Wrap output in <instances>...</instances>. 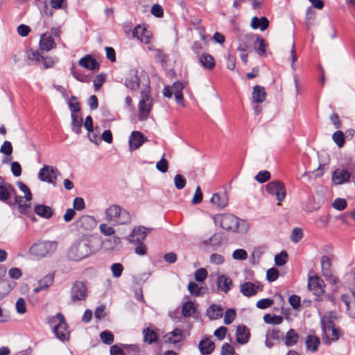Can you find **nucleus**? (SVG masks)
<instances>
[{
	"mask_svg": "<svg viewBox=\"0 0 355 355\" xmlns=\"http://www.w3.org/2000/svg\"><path fill=\"white\" fill-rule=\"evenodd\" d=\"M198 347L202 354H210L214 351L215 345L209 338H205L199 343Z\"/></svg>",
	"mask_w": 355,
	"mask_h": 355,
	"instance_id": "c85d7f7f",
	"label": "nucleus"
},
{
	"mask_svg": "<svg viewBox=\"0 0 355 355\" xmlns=\"http://www.w3.org/2000/svg\"><path fill=\"white\" fill-rule=\"evenodd\" d=\"M54 280L53 274H48L38 282V284L41 285L45 290L52 285Z\"/></svg>",
	"mask_w": 355,
	"mask_h": 355,
	"instance_id": "79ce46f5",
	"label": "nucleus"
},
{
	"mask_svg": "<svg viewBox=\"0 0 355 355\" xmlns=\"http://www.w3.org/2000/svg\"><path fill=\"white\" fill-rule=\"evenodd\" d=\"M58 173L59 172L56 168L49 165H44L40 170L38 178L42 182H46L55 186Z\"/></svg>",
	"mask_w": 355,
	"mask_h": 355,
	"instance_id": "6e6552de",
	"label": "nucleus"
},
{
	"mask_svg": "<svg viewBox=\"0 0 355 355\" xmlns=\"http://www.w3.org/2000/svg\"><path fill=\"white\" fill-rule=\"evenodd\" d=\"M255 180L259 183H264L270 178V173L269 171L263 170L259 171L255 176Z\"/></svg>",
	"mask_w": 355,
	"mask_h": 355,
	"instance_id": "3c124183",
	"label": "nucleus"
},
{
	"mask_svg": "<svg viewBox=\"0 0 355 355\" xmlns=\"http://www.w3.org/2000/svg\"><path fill=\"white\" fill-rule=\"evenodd\" d=\"M166 337L167 341L172 344L180 343L183 338L182 331L180 329H175L173 331L169 332Z\"/></svg>",
	"mask_w": 355,
	"mask_h": 355,
	"instance_id": "2f4dec72",
	"label": "nucleus"
},
{
	"mask_svg": "<svg viewBox=\"0 0 355 355\" xmlns=\"http://www.w3.org/2000/svg\"><path fill=\"white\" fill-rule=\"evenodd\" d=\"M99 229L101 232L105 236H111L115 233L114 229L105 223L101 224Z\"/></svg>",
	"mask_w": 355,
	"mask_h": 355,
	"instance_id": "69168bd1",
	"label": "nucleus"
},
{
	"mask_svg": "<svg viewBox=\"0 0 355 355\" xmlns=\"http://www.w3.org/2000/svg\"><path fill=\"white\" fill-rule=\"evenodd\" d=\"M250 337V330L245 325H241L237 327L236 332V342L241 345L248 342Z\"/></svg>",
	"mask_w": 355,
	"mask_h": 355,
	"instance_id": "a211bd4d",
	"label": "nucleus"
},
{
	"mask_svg": "<svg viewBox=\"0 0 355 355\" xmlns=\"http://www.w3.org/2000/svg\"><path fill=\"white\" fill-rule=\"evenodd\" d=\"M351 178H354V176L347 170L337 168L332 173L331 180L335 184L339 185L347 182Z\"/></svg>",
	"mask_w": 355,
	"mask_h": 355,
	"instance_id": "ddd939ff",
	"label": "nucleus"
},
{
	"mask_svg": "<svg viewBox=\"0 0 355 355\" xmlns=\"http://www.w3.org/2000/svg\"><path fill=\"white\" fill-rule=\"evenodd\" d=\"M320 264L322 274L331 271V260L327 256H322L320 259Z\"/></svg>",
	"mask_w": 355,
	"mask_h": 355,
	"instance_id": "58836bf2",
	"label": "nucleus"
},
{
	"mask_svg": "<svg viewBox=\"0 0 355 355\" xmlns=\"http://www.w3.org/2000/svg\"><path fill=\"white\" fill-rule=\"evenodd\" d=\"M199 62L206 69L212 70L216 66L214 58L209 53H202L199 57Z\"/></svg>",
	"mask_w": 355,
	"mask_h": 355,
	"instance_id": "5701e85b",
	"label": "nucleus"
},
{
	"mask_svg": "<svg viewBox=\"0 0 355 355\" xmlns=\"http://www.w3.org/2000/svg\"><path fill=\"white\" fill-rule=\"evenodd\" d=\"M139 84L140 80L135 71H131L125 78V85L132 90H137L139 87Z\"/></svg>",
	"mask_w": 355,
	"mask_h": 355,
	"instance_id": "aec40b11",
	"label": "nucleus"
},
{
	"mask_svg": "<svg viewBox=\"0 0 355 355\" xmlns=\"http://www.w3.org/2000/svg\"><path fill=\"white\" fill-rule=\"evenodd\" d=\"M187 288L191 295L196 297L200 296L202 293V290L203 288L200 287L196 283L193 282H190L188 284Z\"/></svg>",
	"mask_w": 355,
	"mask_h": 355,
	"instance_id": "a19ab883",
	"label": "nucleus"
},
{
	"mask_svg": "<svg viewBox=\"0 0 355 355\" xmlns=\"http://www.w3.org/2000/svg\"><path fill=\"white\" fill-rule=\"evenodd\" d=\"M298 334L293 329H291L286 335L285 337V345L287 347H292L295 345L298 341Z\"/></svg>",
	"mask_w": 355,
	"mask_h": 355,
	"instance_id": "72a5a7b5",
	"label": "nucleus"
},
{
	"mask_svg": "<svg viewBox=\"0 0 355 355\" xmlns=\"http://www.w3.org/2000/svg\"><path fill=\"white\" fill-rule=\"evenodd\" d=\"M153 98L150 96V87H146L141 91V99L138 105L139 121H145L148 119L153 107Z\"/></svg>",
	"mask_w": 355,
	"mask_h": 355,
	"instance_id": "20e7f679",
	"label": "nucleus"
},
{
	"mask_svg": "<svg viewBox=\"0 0 355 355\" xmlns=\"http://www.w3.org/2000/svg\"><path fill=\"white\" fill-rule=\"evenodd\" d=\"M256 40L254 43V49L259 56L265 55L266 53L267 44L265 40L259 35H255Z\"/></svg>",
	"mask_w": 355,
	"mask_h": 355,
	"instance_id": "7c9ffc66",
	"label": "nucleus"
},
{
	"mask_svg": "<svg viewBox=\"0 0 355 355\" xmlns=\"http://www.w3.org/2000/svg\"><path fill=\"white\" fill-rule=\"evenodd\" d=\"M56 318L58 320V324L53 328V332L56 337L60 340H65L69 338L67 332V325L64 320V315L59 313L56 314Z\"/></svg>",
	"mask_w": 355,
	"mask_h": 355,
	"instance_id": "1a4fd4ad",
	"label": "nucleus"
},
{
	"mask_svg": "<svg viewBox=\"0 0 355 355\" xmlns=\"http://www.w3.org/2000/svg\"><path fill=\"white\" fill-rule=\"evenodd\" d=\"M196 312L194 303L191 301L185 302L182 306V314L184 317H190Z\"/></svg>",
	"mask_w": 355,
	"mask_h": 355,
	"instance_id": "e433bc0d",
	"label": "nucleus"
},
{
	"mask_svg": "<svg viewBox=\"0 0 355 355\" xmlns=\"http://www.w3.org/2000/svg\"><path fill=\"white\" fill-rule=\"evenodd\" d=\"M234 353V349L230 344L225 343L222 345L220 355H232Z\"/></svg>",
	"mask_w": 355,
	"mask_h": 355,
	"instance_id": "774afa93",
	"label": "nucleus"
},
{
	"mask_svg": "<svg viewBox=\"0 0 355 355\" xmlns=\"http://www.w3.org/2000/svg\"><path fill=\"white\" fill-rule=\"evenodd\" d=\"M211 202L218 209H223L227 205L228 198L225 193H216L213 194Z\"/></svg>",
	"mask_w": 355,
	"mask_h": 355,
	"instance_id": "b1692460",
	"label": "nucleus"
},
{
	"mask_svg": "<svg viewBox=\"0 0 355 355\" xmlns=\"http://www.w3.org/2000/svg\"><path fill=\"white\" fill-rule=\"evenodd\" d=\"M322 338L324 343L329 344L331 341H336L341 335L340 329L336 328L335 325L331 327H323Z\"/></svg>",
	"mask_w": 355,
	"mask_h": 355,
	"instance_id": "f8f14e48",
	"label": "nucleus"
},
{
	"mask_svg": "<svg viewBox=\"0 0 355 355\" xmlns=\"http://www.w3.org/2000/svg\"><path fill=\"white\" fill-rule=\"evenodd\" d=\"M263 320L268 324H279L283 322V318L281 315H271L270 314L267 313L264 315Z\"/></svg>",
	"mask_w": 355,
	"mask_h": 355,
	"instance_id": "4c0bfd02",
	"label": "nucleus"
},
{
	"mask_svg": "<svg viewBox=\"0 0 355 355\" xmlns=\"http://www.w3.org/2000/svg\"><path fill=\"white\" fill-rule=\"evenodd\" d=\"M236 315V311L234 309H228L225 313L224 323L225 324H231L234 320Z\"/></svg>",
	"mask_w": 355,
	"mask_h": 355,
	"instance_id": "49530a36",
	"label": "nucleus"
},
{
	"mask_svg": "<svg viewBox=\"0 0 355 355\" xmlns=\"http://www.w3.org/2000/svg\"><path fill=\"white\" fill-rule=\"evenodd\" d=\"M40 49L45 51H49L55 47V43L51 35L43 34L40 40Z\"/></svg>",
	"mask_w": 355,
	"mask_h": 355,
	"instance_id": "4be33fe9",
	"label": "nucleus"
},
{
	"mask_svg": "<svg viewBox=\"0 0 355 355\" xmlns=\"http://www.w3.org/2000/svg\"><path fill=\"white\" fill-rule=\"evenodd\" d=\"M111 270L114 277L118 278L121 277L123 270V266L121 263H115L111 266Z\"/></svg>",
	"mask_w": 355,
	"mask_h": 355,
	"instance_id": "4d7b16f0",
	"label": "nucleus"
},
{
	"mask_svg": "<svg viewBox=\"0 0 355 355\" xmlns=\"http://www.w3.org/2000/svg\"><path fill=\"white\" fill-rule=\"evenodd\" d=\"M326 281L331 285H337L339 283L338 278L331 271L322 274Z\"/></svg>",
	"mask_w": 355,
	"mask_h": 355,
	"instance_id": "338daca9",
	"label": "nucleus"
},
{
	"mask_svg": "<svg viewBox=\"0 0 355 355\" xmlns=\"http://www.w3.org/2000/svg\"><path fill=\"white\" fill-rule=\"evenodd\" d=\"M303 236V232L301 228L295 227L291 233V239L294 243H298Z\"/></svg>",
	"mask_w": 355,
	"mask_h": 355,
	"instance_id": "5fc2aeb1",
	"label": "nucleus"
},
{
	"mask_svg": "<svg viewBox=\"0 0 355 355\" xmlns=\"http://www.w3.org/2000/svg\"><path fill=\"white\" fill-rule=\"evenodd\" d=\"M78 65L89 71L99 69L100 64L91 55H86L78 60Z\"/></svg>",
	"mask_w": 355,
	"mask_h": 355,
	"instance_id": "2eb2a0df",
	"label": "nucleus"
},
{
	"mask_svg": "<svg viewBox=\"0 0 355 355\" xmlns=\"http://www.w3.org/2000/svg\"><path fill=\"white\" fill-rule=\"evenodd\" d=\"M94 218L89 216H83L80 217L78 221V225L84 229H89L90 225L93 223Z\"/></svg>",
	"mask_w": 355,
	"mask_h": 355,
	"instance_id": "a18cd8bd",
	"label": "nucleus"
},
{
	"mask_svg": "<svg viewBox=\"0 0 355 355\" xmlns=\"http://www.w3.org/2000/svg\"><path fill=\"white\" fill-rule=\"evenodd\" d=\"M279 277V271L275 268H270L267 270L266 278L268 282H272L277 279Z\"/></svg>",
	"mask_w": 355,
	"mask_h": 355,
	"instance_id": "0e129e2a",
	"label": "nucleus"
},
{
	"mask_svg": "<svg viewBox=\"0 0 355 355\" xmlns=\"http://www.w3.org/2000/svg\"><path fill=\"white\" fill-rule=\"evenodd\" d=\"M27 201L24 202V198L22 196H17L15 197V202L18 205L19 208L21 212L26 211L28 209L31 207V203H26Z\"/></svg>",
	"mask_w": 355,
	"mask_h": 355,
	"instance_id": "864d4df0",
	"label": "nucleus"
},
{
	"mask_svg": "<svg viewBox=\"0 0 355 355\" xmlns=\"http://www.w3.org/2000/svg\"><path fill=\"white\" fill-rule=\"evenodd\" d=\"M156 168L162 173L167 172L168 168V161L164 158V155H163V157L157 162Z\"/></svg>",
	"mask_w": 355,
	"mask_h": 355,
	"instance_id": "e2e57ef3",
	"label": "nucleus"
},
{
	"mask_svg": "<svg viewBox=\"0 0 355 355\" xmlns=\"http://www.w3.org/2000/svg\"><path fill=\"white\" fill-rule=\"evenodd\" d=\"M87 288L83 282H74L70 291L71 302L76 303L77 301H85L87 297Z\"/></svg>",
	"mask_w": 355,
	"mask_h": 355,
	"instance_id": "423d86ee",
	"label": "nucleus"
},
{
	"mask_svg": "<svg viewBox=\"0 0 355 355\" xmlns=\"http://www.w3.org/2000/svg\"><path fill=\"white\" fill-rule=\"evenodd\" d=\"M144 142V135L139 131H133L129 139L130 150L133 151L139 148Z\"/></svg>",
	"mask_w": 355,
	"mask_h": 355,
	"instance_id": "dca6fc26",
	"label": "nucleus"
},
{
	"mask_svg": "<svg viewBox=\"0 0 355 355\" xmlns=\"http://www.w3.org/2000/svg\"><path fill=\"white\" fill-rule=\"evenodd\" d=\"M34 211L39 216L46 219L50 218L53 214L52 208L44 205H35L34 207Z\"/></svg>",
	"mask_w": 355,
	"mask_h": 355,
	"instance_id": "cd10ccee",
	"label": "nucleus"
},
{
	"mask_svg": "<svg viewBox=\"0 0 355 355\" xmlns=\"http://www.w3.org/2000/svg\"><path fill=\"white\" fill-rule=\"evenodd\" d=\"M249 42V36H245L244 38L239 40L237 50L240 53L244 52L248 53V51L250 49Z\"/></svg>",
	"mask_w": 355,
	"mask_h": 355,
	"instance_id": "37998d69",
	"label": "nucleus"
},
{
	"mask_svg": "<svg viewBox=\"0 0 355 355\" xmlns=\"http://www.w3.org/2000/svg\"><path fill=\"white\" fill-rule=\"evenodd\" d=\"M132 34L133 37L138 39L142 42L147 44L150 42L148 31L140 25H137L134 28Z\"/></svg>",
	"mask_w": 355,
	"mask_h": 355,
	"instance_id": "6ab92c4d",
	"label": "nucleus"
},
{
	"mask_svg": "<svg viewBox=\"0 0 355 355\" xmlns=\"http://www.w3.org/2000/svg\"><path fill=\"white\" fill-rule=\"evenodd\" d=\"M15 307L18 313L24 314L26 312V305L24 299L19 297L16 302Z\"/></svg>",
	"mask_w": 355,
	"mask_h": 355,
	"instance_id": "bf43d9fd",
	"label": "nucleus"
},
{
	"mask_svg": "<svg viewBox=\"0 0 355 355\" xmlns=\"http://www.w3.org/2000/svg\"><path fill=\"white\" fill-rule=\"evenodd\" d=\"M341 300L346 306L348 314L355 318V288L341 295Z\"/></svg>",
	"mask_w": 355,
	"mask_h": 355,
	"instance_id": "9d476101",
	"label": "nucleus"
},
{
	"mask_svg": "<svg viewBox=\"0 0 355 355\" xmlns=\"http://www.w3.org/2000/svg\"><path fill=\"white\" fill-rule=\"evenodd\" d=\"M259 286L252 282H245L240 286V292L246 297H251L256 295Z\"/></svg>",
	"mask_w": 355,
	"mask_h": 355,
	"instance_id": "f3484780",
	"label": "nucleus"
},
{
	"mask_svg": "<svg viewBox=\"0 0 355 355\" xmlns=\"http://www.w3.org/2000/svg\"><path fill=\"white\" fill-rule=\"evenodd\" d=\"M151 229H149L150 232ZM148 234V229L144 226H139L137 227H135L129 236V241L131 243H142Z\"/></svg>",
	"mask_w": 355,
	"mask_h": 355,
	"instance_id": "4468645a",
	"label": "nucleus"
},
{
	"mask_svg": "<svg viewBox=\"0 0 355 355\" xmlns=\"http://www.w3.org/2000/svg\"><path fill=\"white\" fill-rule=\"evenodd\" d=\"M273 302V300L270 298H263L257 302L256 306L258 309H265L271 306Z\"/></svg>",
	"mask_w": 355,
	"mask_h": 355,
	"instance_id": "13d9d810",
	"label": "nucleus"
},
{
	"mask_svg": "<svg viewBox=\"0 0 355 355\" xmlns=\"http://www.w3.org/2000/svg\"><path fill=\"white\" fill-rule=\"evenodd\" d=\"M269 26V21L266 17H252L251 20V27L253 29H260L261 31H264Z\"/></svg>",
	"mask_w": 355,
	"mask_h": 355,
	"instance_id": "393cba45",
	"label": "nucleus"
},
{
	"mask_svg": "<svg viewBox=\"0 0 355 355\" xmlns=\"http://www.w3.org/2000/svg\"><path fill=\"white\" fill-rule=\"evenodd\" d=\"M58 247L55 241H39L30 248V253L37 257L42 258L53 253Z\"/></svg>",
	"mask_w": 355,
	"mask_h": 355,
	"instance_id": "39448f33",
	"label": "nucleus"
},
{
	"mask_svg": "<svg viewBox=\"0 0 355 355\" xmlns=\"http://www.w3.org/2000/svg\"><path fill=\"white\" fill-rule=\"evenodd\" d=\"M216 284L218 290L227 293L231 289L232 281L229 277L222 275L218 277Z\"/></svg>",
	"mask_w": 355,
	"mask_h": 355,
	"instance_id": "412c9836",
	"label": "nucleus"
},
{
	"mask_svg": "<svg viewBox=\"0 0 355 355\" xmlns=\"http://www.w3.org/2000/svg\"><path fill=\"white\" fill-rule=\"evenodd\" d=\"M216 223L227 231L245 232L248 230V225L245 220H239L233 214H226L216 215L214 218Z\"/></svg>",
	"mask_w": 355,
	"mask_h": 355,
	"instance_id": "f257e3e1",
	"label": "nucleus"
},
{
	"mask_svg": "<svg viewBox=\"0 0 355 355\" xmlns=\"http://www.w3.org/2000/svg\"><path fill=\"white\" fill-rule=\"evenodd\" d=\"M308 287L317 297H320L324 293V281L318 276L315 275L309 278Z\"/></svg>",
	"mask_w": 355,
	"mask_h": 355,
	"instance_id": "9b49d317",
	"label": "nucleus"
},
{
	"mask_svg": "<svg viewBox=\"0 0 355 355\" xmlns=\"http://www.w3.org/2000/svg\"><path fill=\"white\" fill-rule=\"evenodd\" d=\"M223 309L217 304H211L207 310V315L211 320H217L223 316Z\"/></svg>",
	"mask_w": 355,
	"mask_h": 355,
	"instance_id": "bb28decb",
	"label": "nucleus"
},
{
	"mask_svg": "<svg viewBox=\"0 0 355 355\" xmlns=\"http://www.w3.org/2000/svg\"><path fill=\"white\" fill-rule=\"evenodd\" d=\"M266 191L268 193L276 196L278 205H281L286 196V188L283 182L279 180L270 182L266 185Z\"/></svg>",
	"mask_w": 355,
	"mask_h": 355,
	"instance_id": "0eeeda50",
	"label": "nucleus"
},
{
	"mask_svg": "<svg viewBox=\"0 0 355 355\" xmlns=\"http://www.w3.org/2000/svg\"><path fill=\"white\" fill-rule=\"evenodd\" d=\"M93 252V248L88 239H83L73 244L68 252V257L72 261H80Z\"/></svg>",
	"mask_w": 355,
	"mask_h": 355,
	"instance_id": "7ed1b4c3",
	"label": "nucleus"
},
{
	"mask_svg": "<svg viewBox=\"0 0 355 355\" xmlns=\"http://www.w3.org/2000/svg\"><path fill=\"white\" fill-rule=\"evenodd\" d=\"M105 219L113 225H123L129 223L131 220L130 214L119 206L114 205L105 210Z\"/></svg>",
	"mask_w": 355,
	"mask_h": 355,
	"instance_id": "f03ea898",
	"label": "nucleus"
},
{
	"mask_svg": "<svg viewBox=\"0 0 355 355\" xmlns=\"http://www.w3.org/2000/svg\"><path fill=\"white\" fill-rule=\"evenodd\" d=\"M83 118L76 114H71V129L77 135L81 133L83 126Z\"/></svg>",
	"mask_w": 355,
	"mask_h": 355,
	"instance_id": "473e14b6",
	"label": "nucleus"
},
{
	"mask_svg": "<svg viewBox=\"0 0 355 355\" xmlns=\"http://www.w3.org/2000/svg\"><path fill=\"white\" fill-rule=\"evenodd\" d=\"M288 261V254L285 251L277 254L275 257V263L277 266L284 265Z\"/></svg>",
	"mask_w": 355,
	"mask_h": 355,
	"instance_id": "09e8293b",
	"label": "nucleus"
},
{
	"mask_svg": "<svg viewBox=\"0 0 355 355\" xmlns=\"http://www.w3.org/2000/svg\"><path fill=\"white\" fill-rule=\"evenodd\" d=\"M207 277V271L205 268H199L194 273V278L197 282H203Z\"/></svg>",
	"mask_w": 355,
	"mask_h": 355,
	"instance_id": "052dcab7",
	"label": "nucleus"
},
{
	"mask_svg": "<svg viewBox=\"0 0 355 355\" xmlns=\"http://www.w3.org/2000/svg\"><path fill=\"white\" fill-rule=\"evenodd\" d=\"M174 184L177 189H182L186 185V179L183 175L178 174L174 177Z\"/></svg>",
	"mask_w": 355,
	"mask_h": 355,
	"instance_id": "6e6d98bb",
	"label": "nucleus"
},
{
	"mask_svg": "<svg viewBox=\"0 0 355 355\" xmlns=\"http://www.w3.org/2000/svg\"><path fill=\"white\" fill-rule=\"evenodd\" d=\"M142 334L144 336V343L149 345L156 343L159 339L157 333L150 328L144 329Z\"/></svg>",
	"mask_w": 355,
	"mask_h": 355,
	"instance_id": "c756f323",
	"label": "nucleus"
},
{
	"mask_svg": "<svg viewBox=\"0 0 355 355\" xmlns=\"http://www.w3.org/2000/svg\"><path fill=\"white\" fill-rule=\"evenodd\" d=\"M44 69L52 68L54 64L58 61L56 57L46 56L41 58Z\"/></svg>",
	"mask_w": 355,
	"mask_h": 355,
	"instance_id": "c03bdc74",
	"label": "nucleus"
},
{
	"mask_svg": "<svg viewBox=\"0 0 355 355\" xmlns=\"http://www.w3.org/2000/svg\"><path fill=\"white\" fill-rule=\"evenodd\" d=\"M332 139L339 148L343 147L345 144V135L340 130H337L333 134Z\"/></svg>",
	"mask_w": 355,
	"mask_h": 355,
	"instance_id": "ea45409f",
	"label": "nucleus"
},
{
	"mask_svg": "<svg viewBox=\"0 0 355 355\" xmlns=\"http://www.w3.org/2000/svg\"><path fill=\"white\" fill-rule=\"evenodd\" d=\"M320 344V340L318 337L312 335L307 336L306 338V346L311 352H316Z\"/></svg>",
	"mask_w": 355,
	"mask_h": 355,
	"instance_id": "f704fd0d",
	"label": "nucleus"
},
{
	"mask_svg": "<svg viewBox=\"0 0 355 355\" xmlns=\"http://www.w3.org/2000/svg\"><path fill=\"white\" fill-rule=\"evenodd\" d=\"M266 97V92L263 87L255 85L253 87L252 98L254 102L260 103H263Z\"/></svg>",
	"mask_w": 355,
	"mask_h": 355,
	"instance_id": "a878e982",
	"label": "nucleus"
},
{
	"mask_svg": "<svg viewBox=\"0 0 355 355\" xmlns=\"http://www.w3.org/2000/svg\"><path fill=\"white\" fill-rule=\"evenodd\" d=\"M336 319V315L334 312H329L324 315L321 319L322 328L331 327L335 325L334 320Z\"/></svg>",
	"mask_w": 355,
	"mask_h": 355,
	"instance_id": "c9c22d12",
	"label": "nucleus"
},
{
	"mask_svg": "<svg viewBox=\"0 0 355 355\" xmlns=\"http://www.w3.org/2000/svg\"><path fill=\"white\" fill-rule=\"evenodd\" d=\"M105 81V75L103 73L98 74L94 80V86L95 91H98Z\"/></svg>",
	"mask_w": 355,
	"mask_h": 355,
	"instance_id": "680f3d73",
	"label": "nucleus"
},
{
	"mask_svg": "<svg viewBox=\"0 0 355 355\" xmlns=\"http://www.w3.org/2000/svg\"><path fill=\"white\" fill-rule=\"evenodd\" d=\"M347 205V203L346 200L344 198H338L334 200L332 207L336 210L343 211L346 208Z\"/></svg>",
	"mask_w": 355,
	"mask_h": 355,
	"instance_id": "603ef678",
	"label": "nucleus"
},
{
	"mask_svg": "<svg viewBox=\"0 0 355 355\" xmlns=\"http://www.w3.org/2000/svg\"><path fill=\"white\" fill-rule=\"evenodd\" d=\"M102 341L106 345H111L114 342V335L110 331H103L100 334Z\"/></svg>",
	"mask_w": 355,
	"mask_h": 355,
	"instance_id": "de8ad7c7",
	"label": "nucleus"
},
{
	"mask_svg": "<svg viewBox=\"0 0 355 355\" xmlns=\"http://www.w3.org/2000/svg\"><path fill=\"white\" fill-rule=\"evenodd\" d=\"M18 188L25 194L26 201L30 202L32 200V193L28 187L21 182L17 183Z\"/></svg>",
	"mask_w": 355,
	"mask_h": 355,
	"instance_id": "8fccbe9b",
	"label": "nucleus"
}]
</instances>
